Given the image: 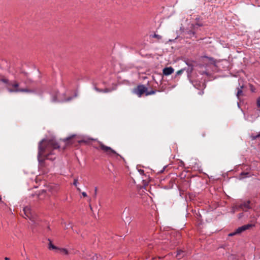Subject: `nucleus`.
<instances>
[{"label":"nucleus","instance_id":"e433bc0d","mask_svg":"<svg viewBox=\"0 0 260 260\" xmlns=\"http://www.w3.org/2000/svg\"><path fill=\"white\" fill-rule=\"evenodd\" d=\"M206 74V75H207V74H207V73L206 72H204L202 74Z\"/></svg>","mask_w":260,"mask_h":260},{"label":"nucleus","instance_id":"6e6552de","mask_svg":"<svg viewBox=\"0 0 260 260\" xmlns=\"http://www.w3.org/2000/svg\"><path fill=\"white\" fill-rule=\"evenodd\" d=\"M52 101L54 102H63L64 101H67L70 100V99H68L67 100H63L60 98V94L58 93L57 91H55L54 94L52 93Z\"/></svg>","mask_w":260,"mask_h":260},{"label":"nucleus","instance_id":"7ed1b4c3","mask_svg":"<svg viewBox=\"0 0 260 260\" xmlns=\"http://www.w3.org/2000/svg\"><path fill=\"white\" fill-rule=\"evenodd\" d=\"M99 144L101 149L103 150L104 152L106 153V154L109 156L113 157L114 155H116V156H119L122 159H124L120 155L118 154L115 150H114L110 147L105 145L102 142H100Z\"/></svg>","mask_w":260,"mask_h":260},{"label":"nucleus","instance_id":"c85d7f7f","mask_svg":"<svg viewBox=\"0 0 260 260\" xmlns=\"http://www.w3.org/2000/svg\"><path fill=\"white\" fill-rule=\"evenodd\" d=\"M257 106L260 107V98H258L257 100Z\"/></svg>","mask_w":260,"mask_h":260},{"label":"nucleus","instance_id":"4be33fe9","mask_svg":"<svg viewBox=\"0 0 260 260\" xmlns=\"http://www.w3.org/2000/svg\"><path fill=\"white\" fill-rule=\"evenodd\" d=\"M185 70V69H182L179 71H178L176 73V76H179V75H181L183 73V72Z\"/></svg>","mask_w":260,"mask_h":260},{"label":"nucleus","instance_id":"aec40b11","mask_svg":"<svg viewBox=\"0 0 260 260\" xmlns=\"http://www.w3.org/2000/svg\"><path fill=\"white\" fill-rule=\"evenodd\" d=\"M156 91H157V90H151L150 91H148V89H147V92H146V95L147 96V95L153 94L155 93Z\"/></svg>","mask_w":260,"mask_h":260},{"label":"nucleus","instance_id":"9d476101","mask_svg":"<svg viewBox=\"0 0 260 260\" xmlns=\"http://www.w3.org/2000/svg\"><path fill=\"white\" fill-rule=\"evenodd\" d=\"M185 34L187 35L186 38H191L192 37H194L195 38H197L196 32L193 30L192 29H186L185 31Z\"/></svg>","mask_w":260,"mask_h":260},{"label":"nucleus","instance_id":"0eeeda50","mask_svg":"<svg viewBox=\"0 0 260 260\" xmlns=\"http://www.w3.org/2000/svg\"><path fill=\"white\" fill-rule=\"evenodd\" d=\"M251 202L249 200L244 201L242 203L237 204L236 205V208L237 209H241L243 211H247L248 209L251 208L250 205Z\"/></svg>","mask_w":260,"mask_h":260},{"label":"nucleus","instance_id":"5701e85b","mask_svg":"<svg viewBox=\"0 0 260 260\" xmlns=\"http://www.w3.org/2000/svg\"><path fill=\"white\" fill-rule=\"evenodd\" d=\"M153 37L156 38L158 40H160L162 38V37L161 36L155 34L153 35Z\"/></svg>","mask_w":260,"mask_h":260},{"label":"nucleus","instance_id":"79ce46f5","mask_svg":"<svg viewBox=\"0 0 260 260\" xmlns=\"http://www.w3.org/2000/svg\"><path fill=\"white\" fill-rule=\"evenodd\" d=\"M2 78L0 79V82H2Z\"/></svg>","mask_w":260,"mask_h":260},{"label":"nucleus","instance_id":"f704fd0d","mask_svg":"<svg viewBox=\"0 0 260 260\" xmlns=\"http://www.w3.org/2000/svg\"><path fill=\"white\" fill-rule=\"evenodd\" d=\"M194 27H195V26H194V25H191V29H194Z\"/></svg>","mask_w":260,"mask_h":260},{"label":"nucleus","instance_id":"393cba45","mask_svg":"<svg viewBox=\"0 0 260 260\" xmlns=\"http://www.w3.org/2000/svg\"><path fill=\"white\" fill-rule=\"evenodd\" d=\"M97 191H98V188H97V187H94V194L93 195V197L94 198H96V197Z\"/></svg>","mask_w":260,"mask_h":260},{"label":"nucleus","instance_id":"c9c22d12","mask_svg":"<svg viewBox=\"0 0 260 260\" xmlns=\"http://www.w3.org/2000/svg\"><path fill=\"white\" fill-rule=\"evenodd\" d=\"M27 80H28V82H32V81L30 79H28Z\"/></svg>","mask_w":260,"mask_h":260},{"label":"nucleus","instance_id":"b1692460","mask_svg":"<svg viewBox=\"0 0 260 260\" xmlns=\"http://www.w3.org/2000/svg\"><path fill=\"white\" fill-rule=\"evenodd\" d=\"M75 136V135H72L71 137H67L64 139V141L67 142V141H69L70 140H71L72 138L74 137Z\"/></svg>","mask_w":260,"mask_h":260},{"label":"nucleus","instance_id":"1a4fd4ad","mask_svg":"<svg viewBox=\"0 0 260 260\" xmlns=\"http://www.w3.org/2000/svg\"><path fill=\"white\" fill-rule=\"evenodd\" d=\"M174 71V70L172 67H166L163 69V74L166 76H168L172 74Z\"/></svg>","mask_w":260,"mask_h":260},{"label":"nucleus","instance_id":"f03ea898","mask_svg":"<svg viewBox=\"0 0 260 260\" xmlns=\"http://www.w3.org/2000/svg\"><path fill=\"white\" fill-rule=\"evenodd\" d=\"M2 82L6 84L7 89L11 93L12 92H32L33 90L26 88H20L19 84L16 81H10L5 77L2 78Z\"/></svg>","mask_w":260,"mask_h":260},{"label":"nucleus","instance_id":"58836bf2","mask_svg":"<svg viewBox=\"0 0 260 260\" xmlns=\"http://www.w3.org/2000/svg\"><path fill=\"white\" fill-rule=\"evenodd\" d=\"M78 190L80 191V189L79 187H77Z\"/></svg>","mask_w":260,"mask_h":260},{"label":"nucleus","instance_id":"bb28decb","mask_svg":"<svg viewBox=\"0 0 260 260\" xmlns=\"http://www.w3.org/2000/svg\"><path fill=\"white\" fill-rule=\"evenodd\" d=\"M250 90L252 92H255V89L253 85L250 84Z\"/></svg>","mask_w":260,"mask_h":260},{"label":"nucleus","instance_id":"f257e3e1","mask_svg":"<svg viewBox=\"0 0 260 260\" xmlns=\"http://www.w3.org/2000/svg\"><path fill=\"white\" fill-rule=\"evenodd\" d=\"M59 148V145L54 139L42 140L38 145L37 159L39 168L43 169L46 167V160H54L56 158L54 150Z\"/></svg>","mask_w":260,"mask_h":260},{"label":"nucleus","instance_id":"6ab92c4d","mask_svg":"<svg viewBox=\"0 0 260 260\" xmlns=\"http://www.w3.org/2000/svg\"><path fill=\"white\" fill-rule=\"evenodd\" d=\"M192 83L193 86L197 89H199L200 87L201 86L200 83L197 81H192Z\"/></svg>","mask_w":260,"mask_h":260},{"label":"nucleus","instance_id":"f3484780","mask_svg":"<svg viewBox=\"0 0 260 260\" xmlns=\"http://www.w3.org/2000/svg\"><path fill=\"white\" fill-rule=\"evenodd\" d=\"M249 176H250V175H249V172H242L240 173V179H242V178H244L245 177H248Z\"/></svg>","mask_w":260,"mask_h":260},{"label":"nucleus","instance_id":"2f4dec72","mask_svg":"<svg viewBox=\"0 0 260 260\" xmlns=\"http://www.w3.org/2000/svg\"><path fill=\"white\" fill-rule=\"evenodd\" d=\"M166 167H167V166H165V167H164L163 169H162V170L160 171V173L163 172H164V171L165 170V168H166Z\"/></svg>","mask_w":260,"mask_h":260},{"label":"nucleus","instance_id":"a19ab883","mask_svg":"<svg viewBox=\"0 0 260 260\" xmlns=\"http://www.w3.org/2000/svg\"><path fill=\"white\" fill-rule=\"evenodd\" d=\"M197 25L198 26H201V25L199 24H197Z\"/></svg>","mask_w":260,"mask_h":260},{"label":"nucleus","instance_id":"dca6fc26","mask_svg":"<svg viewBox=\"0 0 260 260\" xmlns=\"http://www.w3.org/2000/svg\"><path fill=\"white\" fill-rule=\"evenodd\" d=\"M94 88L96 91H97L98 92H105V93L109 92L111 91V90L109 88H105L104 89H100L95 86L94 87Z\"/></svg>","mask_w":260,"mask_h":260},{"label":"nucleus","instance_id":"20e7f679","mask_svg":"<svg viewBox=\"0 0 260 260\" xmlns=\"http://www.w3.org/2000/svg\"><path fill=\"white\" fill-rule=\"evenodd\" d=\"M48 240L49 241L48 248L50 250H54L55 252L63 255H68L69 251L67 249L58 247L53 244L50 239H49Z\"/></svg>","mask_w":260,"mask_h":260},{"label":"nucleus","instance_id":"423d86ee","mask_svg":"<svg viewBox=\"0 0 260 260\" xmlns=\"http://www.w3.org/2000/svg\"><path fill=\"white\" fill-rule=\"evenodd\" d=\"M146 92H147V87L142 84L138 85L133 90V92L139 97H141L144 93L146 94Z\"/></svg>","mask_w":260,"mask_h":260},{"label":"nucleus","instance_id":"39448f33","mask_svg":"<svg viewBox=\"0 0 260 260\" xmlns=\"http://www.w3.org/2000/svg\"><path fill=\"white\" fill-rule=\"evenodd\" d=\"M253 225L251 224H247L239 227L234 232L229 234V236H233L236 235L241 234L242 232L249 229L250 227L253 226Z\"/></svg>","mask_w":260,"mask_h":260},{"label":"nucleus","instance_id":"a211bd4d","mask_svg":"<svg viewBox=\"0 0 260 260\" xmlns=\"http://www.w3.org/2000/svg\"><path fill=\"white\" fill-rule=\"evenodd\" d=\"M250 138L252 140H256V139L258 138L259 137H260V132L258 133V134L257 135H255L254 134H252L251 135H250Z\"/></svg>","mask_w":260,"mask_h":260},{"label":"nucleus","instance_id":"ea45409f","mask_svg":"<svg viewBox=\"0 0 260 260\" xmlns=\"http://www.w3.org/2000/svg\"><path fill=\"white\" fill-rule=\"evenodd\" d=\"M127 208H125V209H124V212L125 211V210H126Z\"/></svg>","mask_w":260,"mask_h":260},{"label":"nucleus","instance_id":"9b49d317","mask_svg":"<svg viewBox=\"0 0 260 260\" xmlns=\"http://www.w3.org/2000/svg\"><path fill=\"white\" fill-rule=\"evenodd\" d=\"M24 214L25 215V218H30L31 216V211L29 207H25L23 209Z\"/></svg>","mask_w":260,"mask_h":260},{"label":"nucleus","instance_id":"4468645a","mask_svg":"<svg viewBox=\"0 0 260 260\" xmlns=\"http://www.w3.org/2000/svg\"><path fill=\"white\" fill-rule=\"evenodd\" d=\"M186 64L188 66L187 69V72L188 74V76L192 73L193 70V66L191 63H189L188 62L186 63Z\"/></svg>","mask_w":260,"mask_h":260},{"label":"nucleus","instance_id":"2eb2a0df","mask_svg":"<svg viewBox=\"0 0 260 260\" xmlns=\"http://www.w3.org/2000/svg\"><path fill=\"white\" fill-rule=\"evenodd\" d=\"M92 140H93V139L84 138L82 140H78V142L79 143H84L86 144H88L90 142V141Z\"/></svg>","mask_w":260,"mask_h":260},{"label":"nucleus","instance_id":"72a5a7b5","mask_svg":"<svg viewBox=\"0 0 260 260\" xmlns=\"http://www.w3.org/2000/svg\"><path fill=\"white\" fill-rule=\"evenodd\" d=\"M2 197H1V196L0 195V203H3V201H2Z\"/></svg>","mask_w":260,"mask_h":260},{"label":"nucleus","instance_id":"cd10ccee","mask_svg":"<svg viewBox=\"0 0 260 260\" xmlns=\"http://www.w3.org/2000/svg\"><path fill=\"white\" fill-rule=\"evenodd\" d=\"M184 165H185L184 162L183 161L180 160V162H179V166L180 167H184Z\"/></svg>","mask_w":260,"mask_h":260},{"label":"nucleus","instance_id":"ddd939ff","mask_svg":"<svg viewBox=\"0 0 260 260\" xmlns=\"http://www.w3.org/2000/svg\"><path fill=\"white\" fill-rule=\"evenodd\" d=\"M186 255V252L182 250H178L177 252L176 257L178 259H181Z\"/></svg>","mask_w":260,"mask_h":260},{"label":"nucleus","instance_id":"4c0bfd02","mask_svg":"<svg viewBox=\"0 0 260 260\" xmlns=\"http://www.w3.org/2000/svg\"><path fill=\"white\" fill-rule=\"evenodd\" d=\"M5 260H9V258L6 257H5Z\"/></svg>","mask_w":260,"mask_h":260},{"label":"nucleus","instance_id":"f8f14e48","mask_svg":"<svg viewBox=\"0 0 260 260\" xmlns=\"http://www.w3.org/2000/svg\"><path fill=\"white\" fill-rule=\"evenodd\" d=\"M244 87V85L242 84V85H239V87L237 88V97L239 99V97L243 95V88Z\"/></svg>","mask_w":260,"mask_h":260},{"label":"nucleus","instance_id":"c756f323","mask_svg":"<svg viewBox=\"0 0 260 260\" xmlns=\"http://www.w3.org/2000/svg\"><path fill=\"white\" fill-rule=\"evenodd\" d=\"M82 194L84 197H86L87 196V194L85 192H83Z\"/></svg>","mask_w":260,"mask_h":260},{"label":"nucleus","instance_id":"a878e982","mask_svg":"<svg viewBox=\"0 0 260 260\" xmlns=\"http://www.w3.org/2000/svg\"><path fill=\"white\" fill-rule=\"evenodd\" d=\"M77 183H78V179L77 178H74V182H73V185L77 187Z\"/></svg>","mask_w":260,"mask_h":260},{"label":"nucleus","instance_id":"473e14b6","mask_svg":"<svg viewBox=\"0 0 260 260\" xmlns=\"http://www.w3.org/2000/svg\"><path fill=\"white\" fill-rule=\"evenodd\" d=\"M139 172H140V173H141V174L144 173V171H143V170H140L139 171Z\"/></svg>","mask_w":260,"mask_h":260},{"label":"nucleus","instance_id":"412c9836","mask_svg":"<svg viewBox=\"0 0 260 260\" xmlns=\"http://www.w3.org/2000/svg\"><path fill=\"white\" fill-rule=\"evenodd\" d=\"M204 57H205L206 58H208L209 59V60H210L211 61V63L212 64H215L216 61H215V59L213 57H208V56H205Z\"/></svg>","mask_w":260,"mask_h":260},{"label":"nucleus","instance_id":"7c9ffc66","mask_svg":"<svg viewBox=\"0 0 260 260\" xmlns=\"http://www.w3.org/2000/svg\"><path fill=\"white\" fill-rule=\"evenodd\" d=\"M202 136L203 137H205L206 136V133H205V132H203V133H202Z\"/></svg>","mask_w":260,"mask_h":260}]
</instances>
